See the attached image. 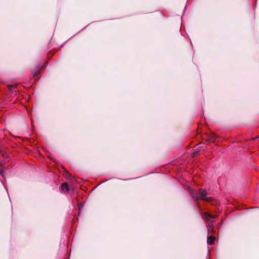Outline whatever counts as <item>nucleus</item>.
Instances as JSON below:
<instances>
[{
  "label": "nucleus",
  "mask_w": 259,
  "mask_h": 259,
  "mask_svg": "<svg viewBox=\"0 0 259 259\" xmlns=\"http://www.w3.org/2000/svg\"><path fill=\"white\" fill-rule=\"evenodd\" d=\"M190 193L191 197L196 200H203L208 202L211 200L210 197H207V192L204 189H200L197 192L191 191Z\"/></svg>",
  "instance_id": "f257e3e1"
},
{
  "label": "nucleus",
  "mask_w": 259,
  "mask_h": 259,
  "mask_svg": "<svg viewBox=\"0 0 259 259\" xmlns=\"http://www.w3.org/2000/svg\"><path fill=\"white\" fill-rule=\"evenodd\" d=\"M203 219H206L207 220H208L210 219H213V220L212 222L214 221L215 220L218 219V215H212L210 214L209 213L205 212L202 217Z\"/></svg>",
  "instance_id": "f03ea898"
},
{
  "label": "nucleus",
  "mask_w": 259,
  "mask_h": 259,
  "mask_svg": "<svg viewBox=\"0 0 259 259\" xmlns=\"http://www.w3.org/2000/svg\"><path fill=\"white\" fill-rule=\"evenodd\" d=\"M214 240H215V238L213 236H208L207 240L208 245H212L213 243Z\"/></svg>",
  "instance_id": "7ed1b4c3"
},
{
  "label": "nucleus",
  "mask_w": 259,
  "mask_h": 259,
  "mask_svg": "<svg viewBox=\"0 0 259 259\" xmlns=\"http://www.w3.org/2000/svg\"><path fill=\"white\" fill-rule=\"evenodd\" d=\"M61 189L62 191H66L67 192L69 191V186L66 183H64L62 184Z\"/></svg>",
  "instance_id": "20e7f679"
},
{
  "label": "nucleus",
  "mask_w": 259,
  "mask_h": 259,
  "mask_svg": "<svg viewBox=\"0 0 259 259\" xmlns=\"http://www.w3.org/2000/svg\"><path fill=\"white\" fill-rule=\"evenodd\" d=\"M39 71H38L37 72L33 73V77H34L35 80L37 79V76L39 74Z\"/></svg>",
  "instance_id": "39448f33"
},
{
  "label": "nucleus",
  "mask_w": 259,
  "mask_h": 259,
  "mask_svg": "<svg viewBox=\"0 0 259 259\" xmlns=\"http://www.w3.org/2000/svg\"><path fill=\"white\" fill-rule=\"evenodd\" d=\"M198 154V151H196V152H193L191 155H192V157H195L196 155H197V154Z\"/></svg>",
  "instance_id": "423d86ee"
},
{
  "label": "nucleus",
  "mask_w": 259,
  "mask_h": 259,
  "mask_svg": "<svg viewBox=\"0 0 259 259\" xmlns=\"http://www.w3.org/2000/svg\"><path fill=\"white\" fill-rule=\"evenodd\" d=\"M8 88L10 90H12L14 87L13 85H9Z\"/></svg>",
  "instance_id": "0eeeda50"
},
{
  "label": "nucleus",
  "mask_w": 259,
  "mask_h": 259,
  "mask_svg": "<svg viewBox=\"0 0 259 259\" xmlns=\"http://www.w3.org/2000/svg\"><path fill=\"white\" fill-rule=\"evenodd\" d=\"M1 174L2 175H3V171L2 170L1 171Z\"/></svg>",
  "instance_id": "6e6552de"
},
{
  "label": "nucleus",
  "mask_w": 259,
  "mask_h": 259,
  "mask_svg": "<svg viewBox=\"0 0 259 259\" xmlns=\"http://www.w3.org/2000/svg\"><path fill=\"white\" fill-rule=\"evenodd\" d=\"M78 207H79V209L80 210V209L81 205L79 204Z\"/></svg>",
  "instance_id": "1a4fd4ad"
},
{
  "label": "nucleus",
  "mask_w": 259,
  "mask_h": 259,
  "mask_svg": "<svg viewBox=\"0 0 259 259\" xmlns=\"http://www.w3.org/2000/svg\"><path fill=\"white\" fill-rule=\"evenodd\" d=\"M210 140L211 141V139ZM212 141H213V142L214 141V138H213V139H212Z\"/></svg>",
  "instance_id": "9d476101"
}]
</instances>
